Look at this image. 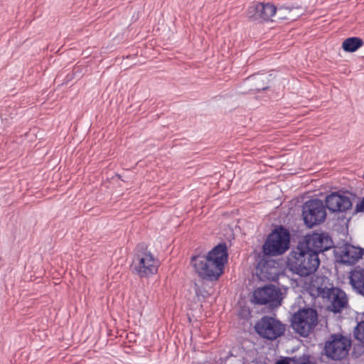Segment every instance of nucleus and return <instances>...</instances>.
I'll use <instances>...</instances> for the list:
<instances>
[{
    "instance_id": "22",
    "label": "nucleus",
    "mask_w": 364,
    "mask_h": 364,
    "mask_svg": "<svg viewBox=\"0 0 364 364\" xmlns=\"http://www.w3.org/2000/svg\"><path fill=\"white\" fill-rule=\"evenodd\" d=\"M309 358L310 356L304 353L299 357H284L274 364H312Z\"/></svg>"
},
{
    "instance_id": "25",
    "label": "nucleus",
    "mask_w": 364,
    "mask_h": 364,
    "mask_svg": "<svg viewBox=\"0 0 364 364\" xmlns=\"http://www.w3.org/2000/svg\"><path fill=\"white\" fill-rule=\"evenodd\" d=\"M359 252H362V256L364 255V249L361 247H358Z\"/></svg>"
},
{
    "instance_id": "11",
    "label": "nucleus",
    "mask_w": 364,
    "mask_h": 364,
    "mask_svg": "<svg viewBox=\"0 0 364 364\" xmlns=\"http://www.w3.org/2000/svg\"><path fill=\"white\" fill-rule=\"evenodd\" d=\"M277 12V7L270 3H257L249 6L247 16L252 21H268Z\"/></svg>"
},
{
    "instance_id": "9",
    "label": "nucleus",
    "mask_w": 364,
    "mask_h": 364,
    "mask_svg": "<svg viewBox=\"0 0 364 364\" xmlns=\"http://www.w3.org/2000/svg\"><path fill=\"white\" fill-rule=\"evenodd\" d=\"M282 299L280 289L275 285L267 284L254 291L252 301L256 304L277 307L281 305Z\"/></svg>"
},
{
    "instance_id": "17",
    "label": "nucleus",
    "mask_w": 364,
    "mask_h": 364,
    "mask_svg": "<svg viewBox=\"0 0 364 364\" xmlns=\"http://www.w3.org/2000/svg\"><path fill=\"white\" fill-rule=\"evenodd\" d=\"M302 9L300 6H281L277 8L276 16L281 20H295L302 14Z\"/></svg>"
},
{
    "instance_id": "2",
    "label": "nucleus",
    "mask_w": 364,
    "mask_h": 364,
    "mask_svg": "<svg viewBox=\"0 0 364 364\" xmlns=\"http://www.w3.org/2000/svg\"><path fill=\"white\" fill-rule=\"evenodd\" d=\"M159 263V260L148 250V246L141 242L136 247L131 269L141 278L148 277L157 272Z\"/></svg>"
},
{
    "instance_id": "12",
    "label": "nucleus",
    "mask_w": 364,
    "mask_h": 364,
    "mask_svg": "<svg viewBox=\"0 0 364 364\" xmlns=\"http://www.w3.org/2000/svg\"><path fill=\"white\" fill-rule=\"evenodd\" d=\"M325 299L330 302L328 309L334 314L341 313L348 304L346 292L339 287H333L326 294Z\"/></svg>"
},
{
    "instance_id": "8",
    "label": "nucleus",
    "mask_w": 364,
    "mask_h": 364,
    "mask_svg": "<svg viewBox=\"0 0 364 364\" xmlns=\"http://www.w3.org/2000/svg\"><path fill=\"white\" fill-rule=\"evenodd\" d=\"M191 262L198 276L203 280L216 281L223 274V270L215 267L206 255L192 256Z\"/></svg>"
},
{
    "instance_id": "24",
    "label": "nucleus",
    "mask_w": 364,
    "mask_h": 364,
    "mask_svg": "<svg viewBox=\"0 0 364 364\" xmlns=\"http://www.w3.org/2000/svg\"><path fill=\"white\" fill-rule=\"evenodd\" d=\"M355 213H364V197L360 203H357Z\"/></svg>"
},
{
    "instance_id": "20",
    "label": "nucleus",
    "mask_w": 364,
    "mask_h": 364,
    "mask_svg": "<svg viewBox=\"0 0 364 364\" xmlns=\"http://www.w3.org/2000/svg\"><path fill=\"white\" fill-rule=\"evenodd\" d=\"M247 80L252 84L251 90H255L259 92L269 88V79L266 75H255L249 77Z\"/></svg>"
},
{
    "instance_id": "18",
    "label": "nucleus",
    "mask_w": 364,
    "mask_h": 364,
    "mask_svg": "<svg viewBox=\"0 0 364 364\" xmlns=\"http://www.w3.org/2000/svg\"><path fill=\"white\" fill-rule=\"evenodd\" d=\"M362 257V252H359L358 247L352 245H346L341 256V262L345 264H355Z\"/></svg>"
},
{
    "instance_id": "3",
    "label": "nucleus",
    "mask_w": 364,
    "mask_h": 364,
    "mask_svg": "<svg viewBox=\"0 0 364 364\" xmlns=\"http://www.w3.org/2000/svg\"><path fill=\"white\" fill-rule=\"evenodd\" d=\"M290 240L289 231L284 226H278L267 236L262 245V252L265 255H281L289 249Z\"/></svg>"
},
{
    "instance_id": "1",
    "label": "nucleus",
    "mask_w": 364,
    "mask_h": 364,
    "mask_svg": "<svg viewBox=\"0 0 364 364\" xmlns=\"http://www.w3.org/2000/svg\"><path fill=\"white\" fill-rule=\"evenodd\" d=\"M320 264L318 255L297 244L287 257V265L294 274L306 277L314 274Z\"/></svg>"
},
{
    "instance_id": "14",
    "label": "nucleus",
    "mask_w": 364,
    "mask_h": 364,
    "mask_svg": "<svg viewBox=\"0 0 364 364\" xmlns=\"http://www.w3.org/2000/svg\"><path fill=\"white\" fill-rule=\"evenodd\" d=\"M271 256L265 255L264 253L262 257L259 255L256 269L267 279H274V277L278 274L279 263L275 259L269 258Z\"/></svg>"
},
{
    "instance_id": "13",
    "label": "nucleus",
    "mask_w": 364,
    "mask_h": 364,
    "mask_svg": "<svg viewBox=\"0 0 364 364\" xmlns=\"http://www.w3.org/2000/svg\"><path fill=\"white\" fill-rule=\"evenodd\" d=\"M324 205L332 213L344 212L352 207V202L349 197L333 192L326 197Z\"/></svg>"
},
{
    "instance_id": "7",
    "label": "nucleus",
    "mask_w": 364,
    "mask_h": 364,
    "mask_svg": "<svg viewBox=\"0 0 364 364\" xmlns=\"http://www.w3.org/2000/svg\"><path fill=\"white\" fill-rule=\"evenodd\" d=\"M298 245L310 252H316L317 255L334 246L331 236L324 232L306 234L299 240Z\"/></svg>"
},
{
    "instance_id": "16",
    "label": "nucleus",
    "mask_w": 364,
    "mask_h": 364,
    "mask_svg": "<svg viewBox=\"0 0 364 364\" xmlns=\"http://www.w3.org/2000/svg\"><path fill=\"white\" fill-rule=\"evenodd\" d=\"M349 280L353 289L364 297V267H355L350 272Z\"/></svg>"
},
{
    "instance_id": "6",
    "label": "nucleus",
    "mask_w": 364,
    "mask_h": 364,
    "mask_svg": "<svg viewBox=\"0 0 364 364\" xmlns=\"http://www.w3.org/2000/svg\"><path fill=\"white\" fill-rule=\"evenodd\" d=\"M255 330L260 337L274 341L284 335L286 326L274 317L263 316L256 322Z\"/></svg>"
},
{
    "instance_id": "19",
    "label": "nucleus",
    "mask_w": 364,
    "mask_h": 364,
    "mask_svg": "<svg viewBox=\"0 0 364 364\" xmlns=\"http://www.w3.org/2000/svg\"><path fill=\"white\" fill-rule=\"evenodd\" d=\"M313 287L316 289L317 296L325 299V296L334 287L326 276L317 277L313 282Z\"/></svg>"
},
{
    "instance_id": "23",
    "label": "nucleus",
    "mask_w": 364,
    "mask_h": 364,
    "mask_svg": "<svg viewBox=\"0 0 364 364\" xmlns=\"http://www.w3.org/2000/svg\"><path fill=\"white\" fill-rule=\"evenodd\" d=\"M354 339L358 344L364 348V321L358 322L354 328L353 331Z\"/></svg>"
},
{
    "instance_id": "5",
    "label": "nucleus",
    "mask_w": 364,
    "mask_h": 364,
    "mask_svg": "<svg viewBox=\"0 0 364 364\" xmlns=\"http://www.w3.org/2000/svg\"><path fill=\"white\" fill-rule=\"evenodd\" d=\"M301 215L304 224L311 228L325 221L326 218V206L321 199H310L303 204Z\"/></svg>"
},
{
    "instance_id": "10",
    "label": "nucleus",
    "mask_w": 364,
    "mask_h": 364,
    "mask_svg": "<svg viewBox=\"0 0 364 364\" xmlns=\"http://www.w3.org/2000/svg\"><path fill=\"white\" fill-rule=\"evenodd\" d=\"M331 340L326 342L324 350L326 355L335 360L344 358L349 350L350 340L341 334H332Z\"/></svg>"
},
{
    "instance_id": "4",
    "label": "nucleus",
    "mask_w": 364,
    "mask_h": 364,
    "mask_svg": "<svg viewBox=\"0 0 364 364\" xmlns=\"http://www.w3.org/2000/svg\"><path fill=\"white\" fill-rule=\"evenodd\" d=\"M318 324V313L313 308H303L292 316L291 326L302 337H307Z\"/></svg>"
},
{
    "instance_id": "21",
    "label": "nucleus",
    "mask_w": 364,
    "mask_h": 364,
    "mask_svg": "<svg viewBox=\"0 0 364 364\" xmlns=\"http://www.w3.org/2000/svg\"><path fill=\"white\" fill-rule=\"evenodd\" d=\"M364 42L358 37H350L346 38L342 43V48L348 53H353L363 46Z\"/></svg>"
},
{
    "instance_id": "15",
    "label": "nucleus",
    "mask_w": 364,
    "mask_h": 364,
    "mask_svg": "<svg viewBox=\"0 0 364 364\" xmlns=\"http://www.w3.org/2000/svg\"><path fill=\"white\" fill-rule=\"evenodd\" d=\"M207 257L212 262V264H215V267L224 269L225 264L228 262V246L225 242H220L215 246L206 255Z\"/></svg>"
}]
</instances>
